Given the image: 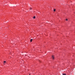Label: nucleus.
Listing matches in <instances>:
<instances>
[{"label":"nucleus","instance_id":"nucleus-8","mask_svg":"<svg viewBox=\"0 0 75 75\" xmlns=\"http://www.w3.org/2000/svg\"><path fill=\"white\" fill-rule=\"evenodd\" d=\"M66 21H68V19H66Z\"/></svg>","mask_w":75,"mask_h":75},{"label":"nucleus","instance_id":"nucleus-3","mask_svg":"<svg viewBox=\"0 0 75 75\" xmlns=\"http://www.w3.org/2000/svg\"><path fill=\"white\" fill-rule=\"evenodd\" d=\"M33 18L35 19V16H34L33 17Z\"/></svg>","mask_w":75,"mask_h":75},{"label":"nucleus","instance_id":"nucleus-9","mask_svg":"<svg viewBox=\"0 0 75 75\" xmlns=\"http://www.w3.org/2000/svg\"><path fill=\"white\" fill-rule=\"evenodd\" d=\"M29 75H30V74Z\"/></svg>","mask_w":75,"mask_h":75},{"label":"nucleus","instance_id":"nucleus-7","mask_svg":"<svg viewBox=\"0 0 75 75\" xmlns=\"http://www.w3.org/2000/svg\"><path fill=\"white\" fill-rule=\"evenodd\" d=\"M30 10H32V8H30Z\"/></svg>","mask_w":75,"mask_h":75},{"label":"nucleus","instance_id":"nucleus-2","mask_svg":"<svg viewBox=\"0 0 75 75\" xmlns=\"http://www.w3.org/2000/svg\"><path fill=\"white\" fill-rule=\"evenodd\" d=\"M33 41V39H31L30 40V42H31Z\"/></svg>","mask_w":75,"mask_h":75},{"label":"nucleus","instance_id":"nucleus-4","mask_svg":"<svg viewBox=\"0 0 75 75\" xmlns=\"http://www.w3.org/2000/svg\"><path fill=\"white\" fill-rule=\"evenodd\" d=\"M4 63H6V61H4Z\"/></svg>","mask_w":75,"mask_h":75},{"label":"nucleus","instance_id":"nucleus-6","mask_svg":"<svg viewBox=\"0 0 75 75\" xmlns=\"http://www.w3.org/2000/svg\"><path fill=\"white\" fill-rule=\"evenodd\" d=\"M56 11L55 9H54V11Z\"/></svg>","mask_w":75,"mask_h":75},{"label":"nucleus","instance_id":"nucleus-5","mask_svg":"<svg viewBox=\"0 0 75 75\" xmlns=\"http://www.w3.org/2000/svg\"><path fill=\"white\" fill-rule=\"evenodd\" d=\"M63 75H66V74H63Z\"/></svg>","mask_w":75,"mask_h":75},{"label":"nucleus","instance_id":"nucleus-1","mask_svg":"<svg viewBox=\"0 0 75 75\" xmlns=\"http://www.w3.org/2000/svg\"><path fill=\"white\" fill-rule=\"evenodd\" d=\"M52 58L53 59H54V55H52Z\"/></svg>","mask_w":75,"mask_h":75}]
</instances>
